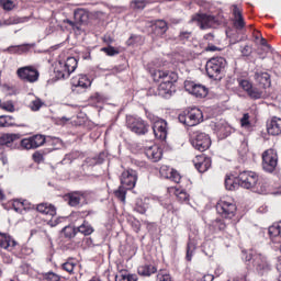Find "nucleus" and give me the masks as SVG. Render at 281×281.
<instances>
[{
    "mask_svg": "<svg viewBox=\"0 0 281 281\" xmlns=\"http://www.w3.org/2000/svg\"><path fill=\"white\" fill-rule=\"evenodd\" d=\"M78 69V59L75 57H67L66 60H59L55 67V76L57 80H65Z\"/></svg>",
    "mask_w": 281,
    "mask_h": 281,
    "instance_id": "nucleus-1",
    "label": "nucleus"
},
{
    "mask_svg": "<svg viewBox=\"0 0 281 281\" xmlns=\"http://www.w3.org/2000/svg\"><path fill=\"white\" fill-rule=\"evenodd\" d=\"M226 67L227 60L224 57H213L206 63V74L213 80H221Z\"/></svg>",
    "mask_w": 281,
    "mask_h": 281,
    "instance_id": "nucleus-2",
    "label": "nucleus"
},
{
    "mask_svg": "<svg viewBox=\"0 0 281 281\" xmlns=\"http://www.w3.org/2000/svg\"><path fill=\"white\" fill-rule=\"evenodd\" d=\"M216 211L223 218H234L236 203L231 198H222L216 204Z\"/></svg>",
    "mask_w": 281,
    "mask_h": 281,
    "instance_id": "nucleus-3",
    "label": "nucleus"
},
{
    "mask_svg": "<svg viewBox=\"0 0 281 281\" xmlns=\"http://www.w3.org/2000/svg\"><path fill=\"white\" fill-rule=\"evenodd\" d=\"M178 120L186 126H196L203 122V112L199 108H192L188 113L180 114Z\"/></svg>",
    "mask_w": 281,
    "mask_h": 281,
    "instance_id": "nucleus-4",
    "label": "nucleus"
},
{
    "mask_svg": "<svg viewBox=\"0 0 281 281\" xmlns=\"http://www.w3.org/2000/svg\"><path fill=\"white\" fill-rule=\"evenodd\" d=\"M126 124L136 135H146L148 133V123H145L139 116H126Z\"/></svg>",
    "mask_w": 281,
    "mask_h": 281,
    "instance_id": "nucleus-5",
    "label": "nucleus"
},
{
    "mask_svg": "<svg viewBox=\"0 0 281 281\" xmlns=\"http://www.w3.org/2000/svg\"><path fill=\"white\" fill-rule=\"evenodd\" d=\"M191 23H196L200 30H210L216 25L217 21L214 15L196 13L192 15Z\"/></svg>",
    "mask_w": 281,
    "mask_h": 281,
    "instance_id": "nucleus-6",
    "label": "nucleus"
},
{
    "mask_svg": "<svg viewBox=\"0 0 281 281\" xmlns=\"http://www.w3.org/2000/svg\"><path fill=\"white\" fill-rule=\"evenodd\" d=\"M16 75L23 82H38V78L41 76V72H38V69L34 68V66H25L21 67L16 70Z\"/></svg>",
    "mask_w": 281,
    "mask_h": 281,
    "instance_id": "nucleus-7",
    "label": "nucleus"
},
{
    "mask_svg": "<svg viewBox=\"0 0 281 281\" xmlns=\"http://www.w3.org/2000/svg\"><path fill=\"white\" fill-rule=\"evenodd\" d=\"M155 82H162L165 85H171L173 86L175 82L179 80V75L175 71H168V70H155L151 74Z\"/></svg>",
    "mask_w": 281,
    "mask_h": 281,
    "instance_id": "nucleus-8",
    "label": "nucleus"
},
{
    "mask_svg": "<svg viewBox=\"0 0 281 281\" xmlns=\"http://www.w3.org/2000/svg\"><path fill=\"white\" fill-rule=\"evenodd\" d=\"M278 167V153L268 149L262 154V168L266 172H273Z\"/></svg>",
    "mask_w": 281,
    "mask_h": 281,
    "instance_id": "nucleus-9",
    "label": "nucleus"
},
{
    "mask_svg": "<svg viewBox=\"0 0 281 281\" xmlns=\"http://www.w3.org/2000/svg\"><path fill=\"white\" fill-rule=\"evenodd\" d=\"M37 212L41 214H45L46 216H52V220L48 221V225L50 227H56L58 223H60V220L56 217V206L52 205L49 203H41L36 206Z\"/></svg>",
    "mask_w": 281,
    "mask_h": 281,
    "instance_id": "nucleus-10",
    "label": "nucleus"
},
{
    "mask_svg": "<svg viewBox=\"0 0 281 281\" xmlns=\"http://www.w3.org/2000/svg\"><path fill=\"white\" fill-rule=\"evenodd\" d=\"M239 186L246 190H251L258 184V176L254 171H243L238 176Z\"/></svg>",
    "mask_w": 281,
    "mask_h": 281,
    "instance_id": "nucleus-11",
    "label": "nucleus"
},
{
    "mask_svg": "<svg viewBox=\"0 0 281 281\" xmlns=\"http://www.w3.org/2000/svg\"><path fill=\"white\" fill-rule=\"evenodd\" d=\"M191 144L195 150L205 153L212 146V139L205 133H198L196 136L191 140Z\"/></svg>",
    "mask_w": 281,
    "mask_h": 281,
    "instance_id": "nucleus-12",
    "label": "nucleus"
},
{
    "mask_svg": "<svg viewBox=\"0 0 281 281\" xmlns=\"http://www.w3.org/2000/svg\"><path fill=\"white\" fill-rule=\"evenodd\" d=\"M45 144V136L41 134L33 135L21 140V146L24 150H34L41 148Z\"/></svg>",
    "mask_w": 281,
    "mask_h": 281,
    "instance_id": "nucleus-13",
    "label": "nucleus"
},
{
    "mask_svg": "<svg viewBox=\"0 0 281 281\" xmlns=\"http://www.w3.org/2000/svg\"><path fill=\"white\" fill-rule=\"evenodd\" d=\"M184 89L195 98H205L207 95V88L194 81H186Z\"/></svg>",
    "mask_w": 281,
    "mask_h": 281,
    "instance_id": "nucleus-14",
    "label": "nucleus"
},
{
    "mask_svg": "<svg viewBox=\"0 0 281 281\" xmlns=\"http://www.w3.org/2000/svg\"><path fill=\"white\" fill-rule=\"evenodd\" d=\"M137 183V171L133 169H127L121 175V184L126 188V190H133Z\"/></svg>",
    "mask_w": 281,
    "mask_h": 281,
    "instance_id": "nucleus-15",
    "label": "nucleus"
},
{
    "mask_svg": "<svg viewBox=\"0 0 281 281\" xmlns=\"http://www.w3.org/2000/svg\"><path fill=\"white\" fill-rule=\"evenodd\" d=\"M153 132L156 139H166L168 137V122L166 120H154Z\"/></svg>",
    "mask_w": 281,
    "mask_h": 281,
    "instance_id": "nucleus-16",
    "label": "nucleus"
},
{
    "mask_svg": "<svg viewBox=\"0 0 281 281\" xmlns=\"http://www.w3.org/2000/svg\"><path fill=\"white\" fill-rule=\"evenodd\" d=\"M193 164L199 172H207V170L212 168V158L200 155L195 157Z\"/></svg>",
    "mask_w": 281,
    "mask_h": 281,
    "instance_id": "nucleus-17",
    "label": "nucleus"
},
{
    "mask_svg": "<svg viewBox=\"0 0 281 281\" xmlns=\"http://www.w3.org/2000/svg\"><path fill=\"white\" fill-rule=\"evenodd\" d=\"M160 176L162 179H170L175 183H179L181 181V175L168 166H162L160 168Z\"/></svg>",
    "mask_w": 281,
    "mask_h": 281,
    "instance_id": "nucleus-18",
    "label": "nucleus"
},
{
    "mask_svg": "<svg viewBox=\"0 0 281 281\" xmlns=\"http://www.w3.org/2000/svg\"><path fill=\"white\" fill-rule=\"evenodd\" d=\"M145 155L150 161L157 162L161 159L164 151L157 145L145 147Z\"/></svg>",
    "mask_w": 281,
    "mask_h": 281,
    "instance_id": "nucleus-19",
    "label": "nucleus"
},
{
    "mask_svg": "<svg viewBox=\"0 0 281 281\" xmlns=\"http://www.w3.org/2000/svg\"><path fill=\"white\" fill-rule=\"evenodd\" d=\"M18 243L10 235L0 233V247L7 249V251H14Z\"/></svg>",
    "mask_w": 281,
    "mask_h": 281,
    "instance_id": "nucleus-20",
    "label": "nucleus"
},
{
    "mask_svg": "<svg viewBox=\"0 0 281 281\" xmlns=\"http://www.w3.org/2000/svg\"><path fill=\"white\" fill-rule=\"evenodd\" d=\"M248 97L251 100H265V98H269V93L265 87L252 86L248 92Z\"/></svg>",
    "mask_w": 281,
    "mask_h": 281,
    "instance_id": "nucleus-21",
    "label": "nucleus"
},
{
    "mask_svg": "<svg viewBox=\"0 0 281 281\" xmlns=\"http://www.w3.org/2000/svg\"><path fill=\"white\" fill-rule=\"evenodd\" d=\"M267 131L269 135H281V119L278 116H273L267 124Z\"/></svg>",
    "mask_w": 281,
    "mask_h": 281,
    "instance_id": "nucleus-22",
    "label": "nucleus"
},
{
    "mask_svg": "<svg viewBox=\"0 0 281 281\" xmlns=\"http://www.w3.org/2000/svg\"><path fill=\"white\" fill-rule=\"evenodd\" d=\"M252 265L257 271H265V269H269V261H267V257L262 256V254L252 256Z\"/></svg>",
    "mask_w": 281,
    "mask_h": 281,
    "instance_id": "nucleus-23",
    "label": "nucleus"
},
{
    "mask_svg": "<svg viewBox=\"0 0 281 281\" xmlns=\"http://www.w3.org/2000/svg\"><path fill=\"white\" fill-rule=\"evenodd\" d=\"M255 80L259 87H265L266 90L271 87V76L268 72H256Z\"/></svg>",
    "mask_w": 281,
    "mask_h": 281,
    "instance_id": "nucleus-24",
    "label": "nucleus"
},
{
    "mask_svg": "<svg viewBox=\"0 0 281 281\" xmlns=\"http://www.w3.org/2000/svg\"><path fill=\"white\" fill-rule=\"evenodd\" d=\"M234 25L237 30L245 27V20L243 19V11L238 5H233Z\"/></svg>",
    "mask_w": 281,
    "mask_h": 281,
    "instance_id": "nucleus-25",
    "label": "nucleus"
},
{
    "mask_svg": "<svg viewBox=\"0 0 281 281\" xmlns=\"http://www.w3.org/2000/svg\"><path fill=\"white\" fill-rule=\"evenodd\" d=\"M74 87H81V89H89L91 87V79L86 75H79L72 78Z\"/></svg>",
    "mask_w": 281,
    "mask_h": 281,
    "instance_id": "nucleus-26",
    "label": "nucleus"
},
{
    "mask_svg": "<svg viewBox=\"0 0 281 281\" xmlns=\"http://www.w3.org/2000/svg\"><path fill=\"white\" fill-rule=\"evenodd\" d=\"M268 234L272 243H281V222L268 228Z\"/></svg>",
    "mask_w": 281,
    "mask_h": 281,
    "instance_id": "nucleus-27",
    "label": "nucleus"
},
{
    "mask_svg": "<svg viewBox=\"0 0 281 281\" xmlns=\"http://www.w3.org/2000/svg\"><path fill=\"white\" fill-rule=\"evenodd\" d=\"M66 199H68V204L70 205V207H78L82 199H85V195L80 192H72L68 193L66 195Z\"/></svg>",
    "mask_w": 281,
    "mask_h": 281,
    "instance_id": "nucleus-28",
    "label": "nucleus"
},
{
    "mask_svg": "<svg viewBox=\"0 0 281 281\" xmlns=\"http://www.w3.org/2000/svg\"><path fill=\"white\" fill-rule=\"evenodd\" d=\"M168 32V23L164 20H157L154 24V33L157 36H164Z\"/></svg>",
    "mask_w": 281,
    "mask_h": 281,
    "instance_id": "nucleus-29",
    "label": "nucleus"
},
{
    "mask_svg": "<svg viewBox=\"0 0 281 281\" xmlns=\"http://www.w3.org/2000/svg\"><path fill=\"white\" fill-rule=\"evenodd\" d=\"M32 47H34V44H22L9 47L8 52H10V54H23L25 52H30Z\"/></svg>",
    "mask_w": 281,
    "mask_h": 281,
    "instance_id": "nucleus-30",
    "label": "nucleus"
},
{
    "mask_svg": "<svg viewBox=\"0 0 281 281\" xmlns=\"http://www.w3.org/2000/svg\"><path fill=\"white\" fill-rule=\"evenodd\" d=\"M77 232H79V234H82L83 236H91V234H93L95 229H93V226H91L89 222L83 221V223L79 227H77Z\"/></svg>",
    "mask_w": 281,
    "mask_h": 281,
    "instance_id": "nucleus-31",
    "label": "nucleus"
},
{
    "mask_svg": "<svg viewBox=\"0 0 281 281\" xmlns=\"http://www.w3.org/2000/svg\"><path fill=\"white\" fill-rule=\"evenodd\" d=\"M172 85L170 83H164L160 81V85L158 87V93L159 95L166 97V95H171L172 94Z\"/></svg>",
    "mask_w": 281,
    "mask_h": 281,
    "instance_id": "nucleus-32",
    "label": "nucleus"
},
{
    "mask_svg": "<svg viewBox=\"0 0 281 281\" xmlns=\"http://www.w3.org/2000/svg\"><path fill=\"white\" fill-rule=\"evenodd\" d=\"M14 126V117L10 115L0 116V128H8Z\"/></svg>",
    "mask_w": 281,
    "mask_h": 281,
    "instance_id": "nucleus-33",
    "label": "nucleus"
},
{
    "mask_svg": "<svg viewBox=\"0 0 281 281\" xmlns=\"http://www.w3.org/2000/svg\"><path fill=\"white\" fill-rule=\"evenodd\" d=\"M18 139L16 134H3L0 136V146H8Z\"/></svg>",
    "mask_w": 281,
    "mask_h": 281,
    "instance_id": "nucleus-34",
    "label": "nucleus"
},
{
    "mask_svg": "<svg viewBox=\"0 0 281 281\" xmlns=\"http://www.w3.org/2000/svg\"><path fill=\"white\" fill-rule=\"evenodd\" d=\"M115 281H137V276L128 274L126 272H119L115 276Z\"/></svg>",
    "mask_w": 281,
    "mask_h": 281,
    "instance_id": "nucleus-35",
    "label": "nucleus"
},
{
    "mask_svg": "<svg viewBox=\"0 0 281 281\" xmlns=\"http://www.w3.org/2000/svg\"><path fill=\"white\" fill-rule=\"evenodd\" d=\"M157 272V268L155 266H142L138 268V273L140 276H153V273Z\"/></svg>",
    "mask_w": 281,
    "mask_h": 281,
    "instance_id": "nucleus-36",
    "label": "nucleus"
},
{
    "mask_svg": "<svg viewBox=\"0 0 281 281\" xmlns=\"http://www.w3.org/2000/svg\"><path fill=\"white\" fill-rule=\"evenodd\" d=\"M75 21H77V25H80V23H85V21H87V12H85V10L82 9H78L75 11Z\"/></svg>",
    "mask_w": 281,
    "mask_h": 281,
    "instance_id": "nucleus-37",
    "label": "nucleus"
},
{
    "mask_svg": "<svg viewBox=\"0 0 281 281\" xmlns=\"http://www.w3.org/2000/svg\"><path fill=\"white\" fill-rule=\"evenodd\" d=\"M63 234L66 238H75L76 234H78V228L75 226H66L63 228Z\"/></svg>",
    "mask_w": 281,
    "mask_h": 281,
    "instance_id": "nucleus-38",
    "label": "nucleus"
},
{
    "mask_svg": "<svg viewBox=\"0 0 281 281\" xmlns=\"http://www.w3.org/2000/svg\"><path fill=\"white\" fill-rule=\"evenodd\" d=\"M114 194H115L116 199L122 201V203H126V187L125 186L122 184L121 187H119V189L116 191H114Z\"/></svg>",
    "mask_w": 281,
    "mask_h": 281,
    "instance_id": "nucleus-39",
    "label": "nucleus"
},
{
    "mask_svg": "<svg viewBox=\"0 0 281 281\" xmlns=\"http://www.w3.org/2000/svg\"><path fill=\"white\" fill-rule=\"evenodd\" d=\"M240 126L241 128L249 130L251 128V116L249 113H245L243 117L240 119Z\"/></svg>",
    "mask_w": 281,
    "mask_h": 281,
    "instance_id": "nucleus-40",
    "label": "nucleus"
},
{
    "mask_svg": "<svg viewBox=\"0 0 281 281\" xmlns=\"http://www.w3.org/2000/svg\"><path fill=\"white\" fill-rule=\"evenodd\" d=\"M45 105V102L41 100L40 98H35L33 101L30 103V109L31 111H41V108Z\"/></svg>",
    "mask_w": 281,
    "mask_h": 281,
    "instance_id": "nucleus-41",
    "label": "nucleus"
},
{
    "mask_svg": "<svg viewBox=\"0 0 281 281\" xmlns=\"http://www.w3.org/2000/svg\"><path fill=\"white\" fill-rule=\"evenodd\" d=\"M176 196L180 203H188L190 201V195L183 190H176Z\"/></svg>",
    "mask_w": 281,
    "mask_h": 281,
    "instance_id": "nucleus-42",
    "label": "nucleus"
},
{
    "mask_svg": "<svg viewBox=\"0 0 281 281\" xmlns=\"http://www.w3.org/2000/svg\"><path fill=\"white\" fill-rule=\"evenodd\" d=\"M148 1L146 0H134L131 2L132 8L134 10H144L147 5Z\"/></svg>",
    "mask_w": 281,
    "mask_h": 281,
    "instance_id": "nucleus-43",
    "label": "nucleus"
},
{
    "mask_svg": "<svg viewBox=\"0 0 281 281\" xmlns=\"http://www.w3.org/2000/svg\"><path fill=\"white\" fill-rule=\"evenodd\" d=\"M225 188L226 190H236L238 188V183L232 177H226L225 179Z\"/></svg>",
    "mask_w": 281,
    "mask_h": 281,
    "instance_id": "nucleus-44",
    "label": "nucleus"
},
{
    "mask_svg": "<svg viewBox=\"0 0 281 281\" xmlns=\"http://www.w3.org/2000/svg\"><path fill=\"white\" fill-rule=\"evenodd\" d=\"M0 5L7 12H10V10H14V1L12 0H0Z\"/></svg>",
    "mask_w": 281,
    "mask_h": 281,
    "instance_id": "nucleus-45",
    "label": "nucleus"
},
{
    "mask_svg": "<svg viewBox=\"0 0 281 281\" xmlns=\"http://www.w3.org/2000/svg\"><path fill=\"white\" fill-rule=\"evenodd\" d=\"M212 227L215 229V232H223L225 229L226 225L225 222L221 220H215L212 222Z\"/></svg>",
    "mask_w": 281,
    "mask_h": 281,
    "instance_id": "nucleus-46",
    "label": "nucleus"
},
{
    "mask_svg": "<svg viewBox=\"0 0 281 281\" xmlns=\"http://www.w3.org/2000/svg\"><path fill=\"white\" fill-rule=\"evenodd\" d=\"M0 108L9 113H14V103H12V101H7L4 103L0 102Z\"/></svg>",
    "mask_w": 281,
    "mask_h": 281,
    "instance_id": "nucleus-47",
    "label": "nucleus"
},
{
    "mask_svg": "<svg viewBox=\"0 0 281 281\" xmlns=\"http://www.w3.org/2000/svg\"><path fill=\"white\" fill-rule=\"evenodd\" d=\"M239 87H241V89H244L246 91V93L248 94L249 91H251V88L254 87V85H251V82H249V80L243 79L239 82Z\"/></svg>",
    "mask_w": 281,
    "mask_h": 281,
    "instance_id": "nucleus-48",
    "label": "nucleus"
},
{
    "mask_svg": "<svg viewBox=\"0 0 281 281\" xmlns=\"http://www.w3.org/2000/svg\"><path fill=\"white\" fill-rule=\"evenodd\" d=\"M101 52H104V54H106L108 56H115L120 54V52H117V49H115V47L113 46L103 47L101 48Z\"/></svg>",
    "mask_w": 281,
    "mask_h": 281,
    "instance_id": "nucleus-49",
    "label": "nucleus"
},
{
    "mask_svg": "<svg viewBox=\"0 0 281 281\" xmlns=\"http://www.w3.org/2000/svg\"><path fill=\"white\" fill-rule=\"evenodd\" d=\"M44 280L47 281H60V276L54 273V272H47L44 274Z\"/></svg>",
    "mask_w": 281,
    "mask_h": 281,
    "instance_id": "nucleus-50",
    "label": "nucleus"
},
{
    "mask_svg": "<svg viewBox=\"0 0 281 281\" xmlns=\"http://www.w3.org/2000/svg\"><path fill=\"white\" fill-rule=\"evenodd\" d=\"M19 23H23V21L21 20V18H11L9 20H4L2 22V25H16Z\"/></svg>",
    "mask_w": 281,
    "mask_h": 281,
    "instance_id": "nucleus-51",
    "label": "nucleus"
},
{
    "mask_svg": "<svg viewBox=\"0 0 281 281\" xmlns=\"http://www.w3.org/2000/svg\"><path fill=\"white\" fill-rule=\"evenodd\" d=\"M157 280L158 281H172V278L166 271H160L157 274Z\"/></svg>",
    "mask_w": 281,
    "mask_h": 281,
    "instance_id": "nucleus-52",
    "label": "nucleus"
},
{
    "mask_svg": "<svg viewBox=\"0 0 281 281\" xmlns=\"http://www.w3.org/2000/svg\"><path fill=\"white\" fill-rule=\"evenodd\" d=\"M33 161H35L36 164H41L42 161H45L44 154L41 151H35L33 154Z\"/></svg>",
    "mask_w": 281,
    "mask_h": 281,
    "instance_id": "nucleus-53",
    "label": "nucleus"
},
{
    "mask_svg": "<svg viewBox=\"0 0 281 281\" xmlns=\"http://www.w3.org/2000/svg\"><path fill=\"white\" fill-rule=\"evenodd\" d=\"M63 269L68 273H74V269H76V265L74 262L67 261L63 265Z\"/></svg>",
    "mask_w": 281,
    "mask_h": 281,
    "instance_id": "nucleus-54",
    "label": "nucleus"
},
{
    "mask_svg": "<svg viewBox=\"0 0 281 281\" xmlns=\"http://www.w3.org/2000/svg\"><path fill=\"white\" fill-rule=\"evenodd\" d=\"M251 52H252V48H251V46H249V45H245V46L241 48V50H240V53H241L243 56H251Z\"/></svg>",
    "mask_w": 281,
    "mask_h": 281,
    "instance_id": "nucleus-55",
    "label": "nucleus"
},
{
    "mask_svg": "<svg viewBox=\"0 0 281 281\" xmlns=\"http://www.w3.org/2000/svg\"><path fill=\"white\" fill-rule=\"evenodd\" d=\"M64 23H67L68 25H70V27H72V30H80V25L78 24L77 21H71L69 19L64 20Z\"/></svg>",
    "mask_w": 281,
    "mask_h": 281,
    "instance_id": "nucleus-56",
    "label": "nucleus"
},
{
    "mask_svg": "<svg viewBox=\"0 0 281 281\" xmlns=\"http://www.w3.org/2000/svg\"><path fill=\"white\" fill-rule=\"evenodd\" d=\"M192 36V32L190 31H182L179 35L180 41H188Z\"/></svg>",
    "mask_w": 281,
    "mask_h": 281,
    "instance_id": "nucleus-57",
    "label": "nucleus"
},
{
    "mask_svg": "<svg viewBox=\"0 0 281 281\" xmlns=\"http://www.w3.org/2000/svg\"><path fill=\"white\" fill-rule=\"evenodd\" d=\"M24 205H25V201L15 200L13 202V207H14L15 212H19V207H23Z\"/></svg>",
    "mask_w": 281,
    "mask_h": 281,
    "instance_id": "nucleus-58",
    "label": "nucleus"
},
{
    "mask_svg": "<svg viewBox=\"0 0 281 281\" xmlns=\"http://www.w3.org/2000/svg\"><path fill=\"white\" fill-rule=\"evenodd\" d=\"M218 50H221V48L216 47L214 44H209L205 47V52H218Z\"/></svg>",
    "mask_w": 281,
    "mask_h": 281,
    "instance_id": "nucleus-59",
    "label": "nucleus"
},
{
    "mask_svg": "<svg viewBox=\"0 0 281 281\" xmlns=\"http://www.w3.org/2000/svg\"><path fill=\"white\" fill-rule=\"evenodd\" d=\"M204 41H206L209 45L214 43V35L212 33L204 35Z\"/></svg>",
    "mask_w": 281,
    "mask_h": 281,
    "instance_id": "nucleus-60",
    "label": "nucleus"
},
{
    "mask_svg": "<svg viewBox=\"0 0 281 281\" xmlns=\"http://www.w3.org/2000/svg\"><path fill=\"white\" fill-rule=\"evenodd\" d=\"M135 212H138V214H146V206H142L139 204H136Z\"/></svg>",
    "mask_w": 281,
    "mask_h": 281,
    "instance_id": "nucleus-61",
    "label": "nucleus"
},
{
    "mask_svg": "<svg viewBox=\"0 0 281 281\" xmlns=\"http://www.w3.org/2000/svg\"><path fill=\"white\" fill-rule=\"evenodd\" d=\"M58 124H60V125H65V124H67V122H69V117H67V116H61V117H59L58 119Z\"/></svg>",
    "mask_w": 281,
    "mask_h": 281,
    "instance_id": "nucleus-62",
    "label": "nucleus"
},
{
    "mask_svg": "<svg viewBox=\"0 0 281 281\" xmlns=\"http://www.w3.org/2000/svg\"><path fill=\"white\" fill-rule=\"evenodd\" d=\"M200 281H214L213 274H204Z\"/></svg>",
    "mask_w": 281,
    "mask_h": 281,
    "instance_id": "nucleus-63",
    "label": "nucleus"
},
{
    "mask_svg": "<svg viewBox=\"0 0 281 281\" xmlns=\"http://www.w3.org/2000/svg\"><path fill=\"white\" fill-rule=\"evenodd\" d=\"M0 160L2 161L3 166H5V164H8V157L4 155L0 156Z\"/></svg>",
    "mask_w": 281,
    "mask_h": 281,
    "instance_id": "nucleus-64",
    "label": "nucleus"
}]
</instances>
